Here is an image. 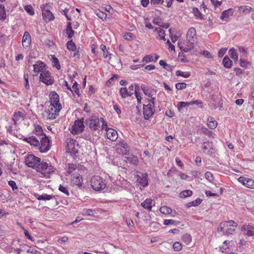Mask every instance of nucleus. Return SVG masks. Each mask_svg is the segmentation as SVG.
<instances>
[{
	"mask_svg": "<svg viewBox=\"0 0 254 254\" xmlns=\"http://www.w3.org/2000/svg\"><path fill=\"white\" fill-rule=\"evenodd\" d=\"M76 168H77V166L76 165H75L74 164H68L67 172L69 174H71Z\"/></svg>",
	"mask_w": 254,
	"mask_h": 254,
	"instance_id": "nucleus-54",
	"label": "nucleus"
},
{
	"mask_svg": "<svg viewBox=\"0 0 254 254\" xmlns=\"http://www.w3.org/2000/svg\"><path fill=\"white\" fill-rule=\"evenodd\" d=\"M59 190L62 191V192L64 193L65 194H66L67 196H68L69 195V192H68V191L67 190V189L62 186L61 185L59 187Z\"/></svg>",
	"mask_w": 254,
	"mask_h": 254,
	"instance_id": "nucleus-61",
	"label": "nucleus"
},
{
	"mask_svg": "<svg viewBox=\"0 0 254 254\" xmlns=\"http://www.w3.org/2000/svg\"><path fill=\"white\" fill-rule=\"evenodd\" d=\"M173 249L176 252L181 251L182 249V244L179 242H176L173 244Z\"/></svg>",
	"mask_w": 254,
	"mask_h": 254,
	"instance_id": "nucleus-50",
	"label": "nucleus"
},
{
	"mask_svg": "<svg viewBox=\"0 0 254 254\" xmlns=\"http://www.w3.org/2000/svg\"><path fill=\"white\" fill-rule=\"evenodd\" d=\"M22 229L24 231V233L26 237H27L28 239L30 240L31 241H33V238L30 236L28 231L26 229H25L23 227H21Z\"/></svg>",
	"mask_w": 254,
	"mask_h": 254,
	"instance_id": "nucleus-64",
	"label": "nucleus"
},
{
	"mask_svg": "<svg viewBox=\"0 0 254 254\" xmlns=\"http://www.w3.org/2000/svg\"><path fill=\"white\" fill-rule=\"evenodd\" d=\"M40 139L39 150L41 153L48 151L51 147V140L46 135H43Z\"/></svg>",
	"mask_w": 254,
	"mask_h": 254,
	"instance_id": "nucleus-5",
	"label": "nucleus"
},
{
	"mask_svg": "<svg viewBox=\"0 0 254 254\" xmlns=\"http://www.w3.org/2000/svg\"><path fill=\"white\" fill-rule=\"evenodd\" d=\"M155 98L149 99L146 104L143 105V115L145 120H148L155 112L154 103Z\"/></svg>",
	"mask_w": 254,
	"mask_h": 254,
	"instance_id": "nucleus-2",
	"label": "nucleus"
},
{
	"mask_svg": "<svg viewBox=\"0 0 254 254\" xmlns=\"http://www.w3.org/2000/svg\"><path fill=\"white\" fill-rule=\"evenodd\" d=\"M139 183L143 186V187H145L148 185V180H147V175L145 174L142 175V177H139L138 179Z\"/></svg>",
	"mask_w": 254,
	"mask_h": 254,
	"instance_id": "nucleus-28",
	"label": "nucleus"
},
{
	"mask_svg": "<svg viewBox=\"0 0 254 254\" xmlns=\"http://www.w3.org/2000/svg\"><path fill=\"white\" fill-rule=\"evenodd\" d=\"M237 225V223L233 220L225 221L219 225L218 231L222 232L224 235L233 234Z\"/></svg>",
	"mask_w": 254,
	"mask_h": 254,
	"instance_id": "nucleus-1",
	"label": "nucleus"
},
{
	"mask_svg": "<svg viewBox=\"0 0 254 254\" xmlns=\"http://www.w3.org/2000/svg\"><path fill=\"white\" fill-rule=\"evenodd\" d=\"M100 48L103 51L104 58H107L108 55V52L107 50L106 46L104 45H101Z\"/></svg>",
	"mask_w": 254,
	"mask_h": 254,
	"instance_id": "nucleus-53",
	"label": "nucleus"
},
{
	"mask_svg": "<svg viewBox=\"0 0 254 254\" xmlns=\"http://www.w3.org/2000/svg\"><path fill=\"white\" fill-rule=\"evenodd\" d=\"M52 59H53V62L55 64V67H56L57 69L59 70L60 69V68H61V65H60V64H59L58 59L56 57H55V56H54L52 57Z\"/></svg>",
	"mask_w": 254,
	"mask_h": 254,
	"instance_id": "nucleus-57",
	"label": "nucleus"
},
{
	"mask_svg": "<svg viewBox=\"0 0 254 254\" xmlns=\"http://www.w3.org/2000/svg\"><path fill=\"white\" fill-rule=\"evenodd\" d=\"M22 119V117L21 115V113L20 112H17L15 113L13 117V121L14 122L15 124H17L18 122L20 121Z\"/></svg>",
	"mask_w": 254,
	"mask_h": 254,
	"instance_id": "nucleus-40",
	"label": "nucleus"
},
{
	"mask_svg": "<svg viewBox=\"0 0 254 254\" xmlns=\"http://www.w3.org/2000/svg\"><path fill=\"white\" fill-rule=\"evenodd\" d=\"M205 178L210 182H211L213 180V175L210 172H206L205 173Z\"/></svg>",
	"mask_w": 254,
	"mask_h": 254,
	"instance_id": "nucleus-60",
	"label": "nucleus"
},
{
	"mask_svg": "<svg viewBox=\"0 0 254 254\" xmlns=\"http://www.w3.org/2000/svg\"><path fill=\"white\" fill-rule=\"evenodd\" d=\"M182 240L187 245H189L191 242V236L189 234H184L182 237Z\"/></svg>",
	"mask_w": 254,
	"mask_h": 254,
	"instance_id": "nucleus-39",
	"label": "nucleus"
},
{
	"mask_svg": "<svg viewBox=\"0 0 254 254\" xmlns=\"http://www.w3.org/2000/svg\"><path fill=\"white\" fill-rule=\"evenodd\" d=\"M40 161V158L33 154L28 155L25 160L26 165L32 168H37Z\"/></svg>",
	"mask_w": 254,
	"mask_h": 254,
	"instance_id": "nucleus-6",
	"label": "nucleus"
},
{
	"mask_svg": "<svg viewBox=\"0 0 254 254\" xmlns=\"http://www.w3.org/2000/svg\"><path fill=\"white\" fill-rule=\"evenodd\" d=\"M193 13L195 17L199 19H203V17L202 13L199 11L198 9L196 7H194L192 9Z\"/></svg>",
	"mask_w": 254,
	"mask_h": 254,
	"instance_id": "nucleus-41",
	"label": "nucleus"
},
{
	"mask_svg": "<svg viewBox=\"0 0 254 254\" xmlns=\"http://www.w3.org/2000/svg\"><path fill=\"white\" fill-rule=\"evenodd\" d=\"M201 201H202V200L201 199L197 198L195 200H194V201H192L189 203L188 204V206L190 207L192 206H197L201 203Z\"/></svg>",
	"mask_w": 254,
	"mask_h": 254,
	"instance_id": "nucleus-48",
	"label": "nucleus"
},
{
	"mask_svg": "<svg viewBox=\"0 0 254 254\" xmlns=\"http://www.w3.org/2000/svg\"><path fill=\"white\" fill-rule=\"evenodd\" d=\"M24 8L26 11L30 15H33L34 14V9L30 5H26Z\"/></svg>",
	"mask_w": 254,
	"mask_h": 254,
	"instance_id": "nucleus-49",
	"label": "nucleus"
},
{
	"mask_svg": "<svg viewBox=\"0 0 254 254\" xmlns=\"http://www.w3.org/2000/svg\"><path fill=\"white\" fill-rule=\"evenodd\" d=\"M66 47L69 50L71 51H75L76 49L75 44L72 40L69 41L67 42Z\"/></svg>",
	"mask_w": 254,
	"mask_h": 254,
	"instance_id": "nucleus-44",
	"label": "nucleus"
},
{
	"mask_svg": "<svg viewBox=\"0 0 254 254\" xmlns=\"http://www.w3.org/2000/svg\"><path fill=\"white\" fill-rule=\"evenodd\" d=\"M223 64L226 68H230L232 65V62L227 57H225L223 60Z\"/></svg>",
	"mask_w": 254,
	"mask_h": 254,
	"instance_id": "nucleus-33",
	"label": "nucleus"
},
{
	"mask_svg": "<svg viewBox=\"0 0 254 254\" xmlns=\"http://www.w3.org/2000/svg\"><path fill=\"white\" fill-rule=\"evenodd\" d=\"M36 196L38 200H50L54 196L47 194H42L41 195L37 194Z\"/></svg>",
	"mask_w": 254,
	"mask_h": 254,
	"instance_id": "nucleus-29",
	"label": "nucleus"
},
{
	"mask_svg": "<svg viewBox=\"0 0 254 254\" xmlns=\"http://www.w3.org/2000/svg\"><path fill=\"white\" fill-rule=\"evenodd\" d=\"M82 213L83 215L93 216L94 213V211L91 209H83Z\"/></svg>",
	"mask_w": 254,
	"mask_h": 254,
	"instance_id": "nucleus-46",
	"label": "nucleus"
},
{
	"mask_svg": "<svg viewBox=\"0 0 254 254\" xmlns=\"http://www.w3.org/2000/svg\"><path fill=\"white\" fill-rule=\"evenodd\" d=\"M84 126L82 120H77L72 127L71 132L73 134H78L84 130Z\"/></svg>",
	"mask_w": 254,
	"mask_h": 254,
	"instance_id": "nucleus-10",
	"label": "nucleus"
},
{
	"mask_svg": "<svg viewBox=\"0 0 254 254\" xmlns=\"http://www.w3.org/2000/svg\"><path fill=\"white\" fill-rule=\"evenodd\" d=\"M139 86L138 85H135L134 93L138 103H141V97L140 93L139 92Z\"/></svg>",
	"mask_w": 254,
	"mask_h": 254,
	"instance_id": "nucleus-37",
	"label": "nucleus"
},
{
	"mask_svg": "<svg viewBox=\"0 0 254 254\" xmlns=\"http://www.w3.org/2000/svg\"><path fill=\"white\" fill-rule=\"evenodd\" d=\"M176 75L177 76H181L185 78H188L190 76V74L188 72L184 73L183 71L177 70L176 71Z\"/></svg>",
	"mask_w": 254,
	"mask_h": 254,
	"instance_id": "nucleus-56",
	"label": "nucleus"
},
{
	"mask_svg": "<svg viewBox=\"0 0 254 254\" xmlns=\"http://www.w3.org/2000/svg\"><path fill=\"white\" fill-rule=\"evenodd\" d=\"M40 79L41 81L47 85H52L54 81L49 71H44L41 73Z\"/></svg>",
	"mask_w": 254,
	"mask_h": 254,
	"instance_id": "nucleus-11",
	"label": "nucleus"
},
{
	"mask_svg": "<svg viewBox=\"0 0 254 254\" xmlns=\"http://www.w3.org/2000/svg\"><path fill=\"white\" fill-rule=\"evenodd\" d=\"M106 131L107 138L112 141H116L118 138L117 131L111 128H105Z\"/></svg>",
	"mask_w": 254,
	"mask_h": 254,
	"instance_id": "nucleus-16",
	"label": "nucleus"
},
{
	"mask_svg": "<svg viewBox=\"0 0 254 254\" xmlns=\"http://www.w3.org/2000/svg\"><path fill=\"white\" fill-rule=\"evenodd\" d=\"M154 61L153 56L151 55H147L145 56L142 60V62H145L146 63L151 62Z\"/></svg>",
	"mask_w": 254,
	"mask_h": 254,
	"instance_id": "nucleus-58",
	"label": "nucleus"
},
{
	"mask_svg": "<svg viewBox=\"0 0 254 254\" xmlns=\"http://www.w3.org/2000/svg\"><path fill=\"white\" fill-rule=\"evenodd\" d=\"M177 221L172 219H166L164 221V224L165 225H177Z\"/></svg>",
	"mask_w": 254,
	"mask_h": 254,
	"instance_id": "nucleus-55",
	"label": "nucleus"
},
{
	"mask_svg": "<svg viewBox=\"0 0 254 254\" xmlns=\"http://www.w3.org/2000/svg\"><path fill=\"white\" fill-rule=\"evenodd\" d=\"M36 169L38 172L41 173L45 176L54 172V167L51 164L49 165L45 162H40Z\"/></svg>",
	"mask_w": 254,
	"mask_h": 254,
	"instance_id": "nucleus-4",
	"label": "nucleus"
},
{
	"mask_svg": "<svg viewBox=\"0 0 254 254\" xmlns=\"http://www.w3.org/2000/svg\"><path fill=\"white\" fill-rule=\"evenodd\" d=\"M66 33L68 35V38H71L74 35V31L73 30L71 27V24L70 22L67 23Z\"/></svg>",
	"mask_w": 254,
	"mask_h": 254,
	"instance_id": "nucleus-31",
	"label": "nucleus"
},
{
	"mask_svg": "<svg viewBox=\"0 0 254 254\" xmlns=\"http://www.w3.org/2000/svg\"><path fill=\"white\" fill-rule=\"evenodd\" d=\"M8 185L12 188L13 190H15L18 189V187L15 183V182L13 181H9L8 182Z\"/></svg>",
	"mask_w": 254,
	"mask_h": 254,
	"instance_id": "nucleus-59",
	"label": "nucleus"
},
{
	"mask_svg": "<svg viewBox=\"0 0 254 254\" xmlns=\"http://www.w3.org/2000/svg\"><path fill=\"white\" fill-rule=\"evenodd\" d=\"M127 161L131 164L136 165L138 163V159L136 156L131 155L127 158Z\"/></svg>",
	"mask_w": 254,
	"mask_h": 254,
	"instance_id": "nucleus-43",
	"label": "nucleus"
},
{
	"mask_svg": "<svg viewBox=\"0 0 254 254\" xmlns=\"http://www.w3.org/2000/svg\"><path fill=\"white\" fill-rule=\"evenodd\" d=\"M155 31H156L159 35L160 39L165 40V31L161 27L156 28Z\"/></svg>",
	"mask_w": 254,
	"mask_h": 254,
	"instance_id": "nucleus-35",
	"label": "nucleus"
},
{
	"mask_svg": "<svg viewBox=\"0 0 254 254\" xmlns=\"http://www.w3.org/2000/svg\"><path fill=\"white\" fill-rule=\"evenodd\" d=\"M191 105V103L187 102H180L178 103L177 105L178 109L179 111H181V110L186 106H189Z\"/></svg>",
	"mask_w": 254,
	"mask_h": 254,
	"instance_id": "nucleus-45",
	"label": "nucleus"
},
{
	"mask_svg": "<svg viewBox=\"0 0 254 254\" xmlns=\"http://www.w3.org/2000/svg\"><path fill=\"white\" fill-rule=\"evenodd\" d=\"M41 8L42 10L43 18L44 20L50 21L54 20V15L49 9L46 8V6L43 5Z\"/></svg>",
	"mask_w": 254,
	"mask_h": 254,
	"instance_id": "nucleus-14",
	"label": "nucleus"
},
{
	"mask_svg": "<svg viewBox=\"0 0 254 254\" xmlns=\"http://www.w3.org/2000/svg\"><path fill=\"white\" fill-rule=\"evenodd\" d=\"M6 17V14L4 6L0 5V20L4 21Z\"/></svg>",
	"mask_w": 254,
	"mask_h": 254,
	"instance_id": "nucleus-36",
	"label": "nucleus"
},
{
	"mask_svg": "<svg viewBox=\"0 0 254 254\" xmlns=\"http://www.w3.org/2000/svg\"><path fill=\"white\" fill-rule=\"evenodd\" d=\"M71 90H73V92H72V93H75L78 96H79V95H80L79 89L78 88V84H77V83L76 81H75L73 83V85L72 86Z\"/></svg>",
	"mask_w": 254,
	"mask_h": 254,
	"instance_id": "nucleus-47",
	"label": "nucleus"
},
{
	"mask_svg": "<svg viewBox=\"0 0 254 254\" xmlns=\"http://www.w3.org/2000/svg\"><path fill=\"white\" fill-rule=\"evenodd\" d=\"M244 234L248 236H254V227L250 225H245L242 227Z\"/></svg>",
	"mask_w": 254,
	"mask_h": 254,
	"instance_id": "nucleus-23",
	"label": "nucleus"
},
{
	"mask_svg": "<svg viewBox=\"0 0 254 254\" xmlns=\"http://www.w3.org/2000/svg\"><path fill=\"white\" fill-rule=\"evenodd\" d=\"M194 43L189 42V40L187 39L185 41H180L178 42L179 48L184 52H188L192 49L194 47Z\"/></svg>",
	"mask_w": 254,
	"mask_h": 254,
	"instance_id": "nucleus-12",
	"label": "nucleus"
},
{
	"mask_svg": "<svg viewBox=\"0 0 254 254\" xmlns=\"http://www.w3.org/2000/svg\"><path fill=\"white\" fill-rule=\"evenodd\" d=\"M192 192L190 190H185L180 193V196L181 198H186L192 195Z\"/></svg>",
	"mask_w": 254,
	"mask_h": 254,
	"instance_id": "nucleus-42",
	"label": "nucleus"
},
{
	"mask_svg": "<svg viewBox=\"0 0 254 254\" xmlns=\"http://www.w3.org/2000/svg\"><path fill=\"white\" fill-rule=\"evenodd\" d=\"M141 87L145 95L148 97H150L151 98H153L152 94V91L150 88H148L147 86L145 85H141Z\"/></svg>",
	"mask_w": 254,
	"mask_h": 254,
	"instance_id": "nucleus-30",
	"label": "nucleus"
},
{
	"mask_svg": "<svg viewBox=\"0 0 254 254\" xmlns=\"http://www.w3.org/2000/svg\"><path fill=\"white\" fill-rule=\"evenodd\" d=\"M35 134L36 136L38 137L39 138L43 137V135H46L43 132L42 127L39 125H36L35 127Z\"/></svg>",
	"mask_w": 254,
	"mask_h": 254,
	"instance_id": "nucleus-26",
	"label": "nucleus"
},
{
	"mask_svg": "<svg viewBox=\"0 0 254 254\" xmlns=\"http://www.w3.org/2000/svg\"><path fill=\"white\" fill-rule=\"evenodd\" d=\"M61 109L62 107H60L59 106L55 107L54 105H51L47 111L48 119L50 120L55 119L58 116L59 112Z\"/></svg>",
	"mask_w": 254,
	"mask_h": 254,
	"instance_id": "nucleus-8",
	"label": "nucleus"
},
{
	"mask_svg": "<svg viewBox=\"0 0 254 254\" xmlns=\"http://www.w3.org/2000/svg\"><path fill=\"white\" fill-rule=\"evenodd\" d=\"M239 181L246 187L254 189V181L252 179L241 177L239 178Z\"/></svg>",
	"mask_w": 254,
	"mask_h": 254,
	"instance_id": "nucleus-20",
	"label": "nucleus"
},
{
	"mask_svg": "<svg viewBox=\"0 0 254 254\" xmlns=\"http://www.w3.org/2000/svg\"><path fill=\"white\" fill-rule=\"evenodd\" d=\"M91 186L96 191L101 190L106 187V184L103 179L98 176H94L91 179Z\"/></svg>",
	"mask_w": 254,
	"mask_h": 254,
	"instance_id": "nucleus-3",
	"label": "nucleus"
},
{
	"mask_svg": "<svg viewBox=\"0 0 254 254\" xmlns=\"http://www.w3.org/2000/svg\"><path fill=\"white\" fill-rule=\"evenodd\" d=\"M95 12H96L97 16L99 18H100L103 20L105 19L106 18L107 14L106 13L100 11L99 10L96 11Z\"/></svg>",
	"mask_w": 254,
	"mask_h": 254,
	"instance_id": "nucleus-52",
	"label": "nucleus"
},
{
	"mask_svg": "<svg viewBox=\"0 0 254 254\" xmlns=\"http://www.w3.org/2000/svg\"><path fill=\"white\" fill-rule=\"evenodd\" d=\"M51 105H54L55 107L59 106L62 107L61 104L59 102V96L55 91L52 92L50 94Z\"/></svg>",
	"mask_w": 254,
	"mask_h": 254,
	"instance_id": "nucleus-18",
	"label": "nucleus"
},
{
	"mask_svg": "<svg viewBox=\"0 0 254 254\" xmlns=\"http://www.w3.org/2000/svg\"><path fill=\"white\" fill-rule=\"evenodd\" d=\"M229 54L231 59H233L235 61H237L238 60V55L234 48H232L229 50Z\"/></svg>",
	"mask_w": 254,
	"mask_h": 254,
	"instance_id": "nucleus-32",
	"label": "nucleus"
},
{
	"mask_svg": "<svg viewBox=\"0 0 254 254\" xmlns=\"http://www.w3.org/2000/svg\"><path fill=\"white\" fill-rule=\"evenodd\" d=\"M24 141L29 143L31 145L34 146H39L40 145V139L38 137L32 135L31 136L24 138Z\"/></svg>",
	"mask_w": 254,
	"mask_h": 254,
	"instance_id": "nucleus-19",
	"label": "nucleus"
},
{
	"mask_svg": "<svg viewBox=\"0 0 254 254\" xmlns=\"http://www.w3.org/2000/svg\"><path fill=\"white\" fill-rule=\"evenodd\" d=\"M117 150L119 153L122 155H126L129 153V150L126 146V144L124 143H122L120 146L117 147Z\"/></svg>",
	"mask_w": 254,
	"mask_h": 254,
	"instance_id": "nucleus-25",
	"label": "nucleus"
},
{
	"mask_svg": "<svg viewBox=\"0 0 254 254\" xmlns=\"http://www.w3.org/2000/svg\"><path fill=\"white\" fill-rule=\"evenodd\" d=\"M27 253L30 254H40V253L36 250L30 248V249L27 250Z\"/></svg>",
	"mask_w": 254,
	"mask_h": 254,
	"instance_id": "nucleus-63",
	"label": "nucleus"
},
{
	"mask_svg": "<svg viewBox=\"0 0 254 254\" xmlns=\"http://www.w3.org/2000/svg\"><path fill=\"white\" fill-rule=\"evenodd\" d=\"M175 86L178 90H183L186 88L187 84L184 82L178 83L176 84Z\"/></svg>",
	"mask_w": 254,
	"mask_h": 254,
	"instance_id": "nucleus-51",
	"label": "nucleus"
},
{
	"mask_svg": "<svg viewBox=\"0 0 254 254\" xmlns=\"http://www.w3.org/2000/svg\"><path fill=\"white\" fill-rule=\"evenodd\" d=\"M66 143V149L67 152L73 155L78 152V144L76 143L75 140L69 138L67 139Z\"/></svg>",
	"mask_w": 254,
	"mask_h": 254,
	"instance_id": "nucleus-9",
	"label": "nucleus"
},
{
	"mask_svg": "<svg viewBox=\"0 0 254 254\" xmlns=\"http://www.w3.org/2000/svg\"><path fill=\"white\" fill-rule=\"evenodd\" d=\"M160 211L162 214H169L172 212V210L168 206H163L160 208Z\"/></svg>",
	"mask_w": 254,
	"mask_h": 254,
	"instance_id": "nucleus-38",
	"label": "nucleus"
},
{
	"mask_svg": "<svg viewBox=\"0 0 254 254\" xmlns=\"http://www.w3.org/2000/svg\"><path fill=\"white\" fill-rule=\"evenodd\" d=\"M34 71L39 73L44 71L43 69L45 68L46 64L41 61H38L36 63L33 65Z\"/></svg>",
	"mask_w": 254,
	"mask_h": 254,
	"instance_id": "nucleus-22",
	"label": "nucleus"
},
{
	"mask_svg": "<svg viewBox=\"0 0 254 254\" xmlns=\"http://www.w3.org/2000/svg\"><path fill=\"white\" fill-rule=\"evenodd\" d=\"M120 93L123 98L131 96L133 94V85H130L128 89L126 87L121 88Z\"/></svg>",
	"mask_w": 254,
	"mask_h": 254,
	"instance_id": "nucleus-15",
	"label": "nucleus"
},
{
	"mask_svg": "<svg viewBox=\"0 0 254 254\" xmlns=\"http://www.w3.org/2000/svg\"><path fill=\"white\" fill-rule=\"evenodd\" d=\"M207 126L211 129H214L217 126V122L211 117L207 118Z\"/></svg>",
	"mask_w": 254,
	"mask_h": 254,
	"instance_id": "nucleus-27",
	"label": "nucleus"
},
{
	"mask_svg": "<svg viewBox=\"0 0 254 254\" xmlns=\"http://www.w3.org/2000/svg\"><path fill=\"white\" fill-rule=\"evenodd\" d=\"M82 177L80 174H76L73 176L71 179V185L77 186L78 188L82 187L83 185Z\"/></svg>",
	"mask_w": 254,
	"mask_h": 254,
	"instance_id": "nucleus-17",
	"label": "nucleus"
},
{
	"mask_svg": "<svg viewBox=\"0 0 254 254\" xmlns=\"http://www.w3.org/2000/svg\"><path fill=\"white\" fill-rule=\"evenodd\" d=\"M187 39L190 43L195 44L197 42L196 32L194 27H191L188 30L187 33Z\"/></svg>",
	"mask_w": 254,
	"mask_h": 254,
	"instance_id": "nucleus-13",
	"label": "nucleus"
},
{
	"mask_svg": "<svg viewBox=\"0 0 254 254\" xmlns=\"http://www.w3.org/2000/svg\"><path fill=\"white\" fill-rule=\"evenodd\" d=\"M154 204H153V200L150 198H146L142 203L141 205L145 209L149 211L151 210L152 207Z\"/></svg>",
	"mask_w": 254,
	"mask_h": 254,
	"instance_id": "nucleus-24",
	"label": "nucleus"
},
{
	"mask_svg": "<svg viewBox=\"0 0 254 254\" xmlns=\"http://www.w3.org/2000/svg\"><path fill=\"white\" fill-rule=\"evenodd\" d=\"M85 124L88 126L91 130H97L100 126L99 118L96 116L91 117L86 120Z\"/></svg>",
	"mask_w": 254,
	"mask_h": 254,
	"instance_id": "nucleus-7",
	"label": "nucleus"
},
{
	"mask_svg": "<svg viewBox=\"0 0 254 254\" xmlns=\"http://www.w3.org/2000/svg\"><path fill=\"white\" fill-rule=\"evenodd\" d=\"M229 243V242L227 241H225L223 242V245L220 247V249L223 253L224 252V250H226L227 248H229L228 244Z\"/></svg>",
	"mask_w": 254,
	"mask_h": 254,
	"instance_id": "nucleus-62",
	"label": "nucleus"
},
{
	"mask_svg": "<svg viewBox=\"0 0 254 254\" xmlns=\"http://www.w3.org/2000/svg\"><path fill=\"white\" fill-rule=\"evenodd\" d=\"M232 14V10L231 9H229L228 10H224L221 13L220 19L221 20H224L225 18H228L230 15Z\"/></svg>",
	"mask_w": 254,
	"mask_h": 254,
	"instance_id": "nucleus-34",
	"label": "nucleus"
},
{
	"mask_svg": "<svg viewBox=\"0 0 254 254\" xmlns=\"http://www.w3.org/2000/svg\"><path fill=\"white\" fill-rule=\"evenodd\" d=\"M31 36L29 33L25 31L22 38V46L24 48L28 47L31 44Z\"/></svg>",
	"mask_w": 254,
	"mask_h": 254,
	"instance_id": "nucleus-21",
	"label": "nucleus"
}]
</instances>
